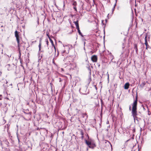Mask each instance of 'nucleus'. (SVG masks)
Wrapping results in <instances>:
<instances>
[{
  "instance_id": "f257e3e1",
  "label": "nucleus",
  "mask_w": 151,
  "mask_h": 151,
  "mask_svg": "<svg viewBox=\"0 0 151 151\" xmlns=\"http://www.w3.org/2000/svg\"><path fill=\"white\" fill-rule=\"evenodd\" d=\"M137 100H135L132 104V115L133 116L134 119L135 120L136 116L137 115Z\"/></svg>"
},
{
  "instance_id": "f03ea898",
  "label": "nucleus",
  "mask_w": 151,
  "mask_h": 151,
  "mask_svg": "<svg viewBox=\"0 0 151 151\" xmlns=\"http://www.w3.org/2000/svg\"><path fill=\"white\" fill-rule=\"evenodd\" d=\"M85 142L86 144L90 148L93 149L96 147L94 140L91 139H89L88 137V139L85 140Z\"/></svg>"
},
{
  "instance_id": "7ed1b4c3",
  "label": "nucleus",
  "mask_w": 151,
  "mask_h": 151,
  "mask_svg": "<svg viewBox=\"0 0 151 151\" xmlns=\"http://www.w3.org/2000/svg\"><path fill=\"white\" fill-rule=\"evenodd\" d=\"M15 36L16 37L17 41L18 43V47L19 49H20L21 45L19 42V33L16 30L15 32Z\"/></svg>"
},
{
  "instance_id": "20e7f679",
  "label": "nucleus",
  "mask_w": 151,
  "mask_h": 151,
  "mask_svg": "<svg viewBox=\"0 0 151 151\" xmlns=\"http://www.w3.org/2000/svg\"><path fill=\"white\" fill-rule=\"evenodd\" d=\"M97 56L96 55H93L91 57V60L93 62H96L97 61Z\"/></svg>"
},
{
  "instance_id": "39448f33",
  "label": "nucleus",
  "mask_w": 151,
  "mask_h": 151,
  "mask_svg": "<svg viewBox=\"0 0 151 151\" xmlns=\"http://www.w3.org/2000/svg\"><path fill=\"white\" fill-rule=\"evenodd\" d=\"M129 86V83H126L124 86V88L125 89H128Z\"/></svg>"
},
{
  "instance_id": "423d86ee",
  "label": "nucleus",
  "mask_w": 151,
  "mask_h": 151,
  "mask_svg": "<svg viewBox=\"0 0 151 151\" xmlns=\"http://www.w3.org/2000/svg\"><path fill=\"white\" fill-rule=\"evenodd\" d=\"M48 38L50 40V42L51 43V44L53 46L54 49H55V46H54V43H53V41L50 38V37L49 36H48Z\"/></svg>"
},
{
  "instance_id": "0eeeda50",
  "label": "nucleus",
  "mask_w": 151,
  "mask_h": 151,
  "mask_svg": "<svg viewBox=\"0 0 151 151\" xmlns=\"http://www.w3.org/2000/svg\"><path fill=\"white\" fill-rule=\"evenodd\" d=\"M70 68L73 69L76 67V65L75 63H72L70 64Z\"/></svg>"
},
{
  "instance_id": "6e6552de",
  "label": "nucleus",
  "mask_w": 151,
  "mask_h": 151,
  "mask_svg": "<svg viewBox=\"0 0 151 151\" xmlns=\"http://www.w3.org/2000/svg\"><path fill=\"white\" fill-rule=\"evenodd\" d=\"M73 23L75 24L76 27L79 26L78 23V21L77 20L76 21H74L73 22Z\"/></svg>"
},
{
  "instance_id": "1a4fd4ad",
  "label": "nucleus",
  "mask_w": 151,
  "mask_h": 151,
  "mask_svg": "<svg viewBox=\"0 0 151 151\" xmlns=\"http://www.w3.org/2000/svg\"><path fill=\"white\" fill-rule=\"evenodd\" d=\"M116 2L115 3V4L114 5L113 8L112 9V11H113L114 10V8H115V6H116Z\"/></svg>"
},
{
  "instance_id": "9d476101",
  "label": "nucleus",
  "mask_w": 151,
  "mask_h": 151,
  "mask_svg": "<svg viewBox=\"0 0 151 151\" xmlns=\"http://www.w3.org/2000/svg\"><path fill=\"white\" fill-rule=\"evenodd\" d=\"M41 44L40 42L39 45V50H40V48H41Z\"/></svg>"
},
{
  "instance_id": "9b49d317",
  "label": "nucleus",
  "mask_w": 151,
  "mask_h": 151,
  "mask_svg": "<svg viewBox=\"0 0 151 151\" xmlns=\"http://www.w3.org/2000/svg\"><path fill=\"white\" fill-rule=\"evenodd\" d=\"M76 1H74L73 3V5L75 6L76 5Z\"/></svg>"
},
{
  "instance_id": "f8f14e48",
  "label": "nucleus",
  "mask_w": 151,
  "mask_h": 151,
  "mask_svg": "<svg viewBox=\"0 0 151 151\" xmlns=\"http://www.w3.org/2000/svg\"><path fill=\"white\" fill-rule=\"evenodd\" d=\"M78 32L80 35H81V36H82V33L81 32L80 30H79V31H78Z\"/></svg>"
},
{
  "instance_id": "ddd939ff",
  "label": "nucleus",
  "mask_w": 151,
  "mask_h": 151,
  "mask_svg": "<svg viewBox=\"0 0 151 151\" xmlns=\"http://www.w3.org/2000/svg\"><path fill=\"white\" fill-rule=\"evenodd\" d=\"M76 28L78 30V31L79 30H80L79 29V26L78 27H76Z\"/></svg>"
},
{
  "instance_id": "4468645a",
  "label": "nucleus",
  "mask_w": 151,
  "mask_h": 151,
  "mask_svg": "<svg viewBox=\"0 0 151 151\" xmlns=\"http://www.w3.org/2000/svg\"><path fill=\"white\" fill-rule=\"evenodd\" d=\"M46 44H47V45H48V41L47 40H46Z\"/></svg>"
},
{
  "instance_id": "2eb2a0df",
  "label": "nucleus",
  "mask_w": 151,
  "mask_h": 151,
  "mask_svg": "<svg viewBox=\"0 0 151 151\" xmlns=\"http://www.w3.org/2000/svg\"><path fill=\"white\" fill-rule=\"evenodd\" d=\"M74 9H75V10L76 11L77 9L76 7L75 6L73 7Z\"/></svg>"
},
{
  "instance_id": "dca6fc26",
  "label": "nucleus",
  "mask_w": 151,
  "mask_h": 151,
  "mask_svg": "<svg viewBox=\"0 0 151 151\" xmlns=\"http://www.w3.org/2000/svg\"><path fill=\"white\" fill-rule=\"evenodd\" d=\"M2 98V96L1 95H0V100H1Z\"/></svg>"
},
{
  "instance_id": "f3484780",
  "label": "nucleus",
  "mask_w": 151,
  "mask_h": 151,
  "mask_svg": "<svg viewBox=\"0 0 151 151\" xmlns=\"http://www.w3.org/2000/svg\"><path fill=\"white\" fill-rule=\"evenodd\" d=\"M145 44L146 45V46H147V41H146V40H145Z\"/></svg>"
},
{
  "instance_id": "a211bd4d",
  "label": "nucleus",
  "mask_w": 151,
  "mask_h": 151,
  "mask_svg": "<svg viewBox=\"0 0 151 151\" xmlns=\"http://www.w3.org/2000/svg\"><path fill=\"white\" fill-rule=\"evenodd\" d=\"M65 50H63V51H62L61 52H62V53H63L65 52Z\"/></svg>"
},
{
  "instance_id": "6ab92c4d",
  "label": "nucleus",
  "mask_w": 151,
  "mask_h": 151,
  "mask_svg": "<svg viewBox=\"0 0 151 151\" xmlns=\"http://www.w3.org/2000/svg\"><path fill=\"white\" fill-rule=\"evenodd\" d=\"M131 106H129V110H131Z\"/></svg>"
},
{
  "instance_id": "aec40b11",
  "label": "nucleus",
  "mask_w": 151,
  "mask_h": 151,
  "mask_svg": "<svg viewBox=\"0 0 151 151\" xmlns=\"http://www.w3.org/2000/svg\"><path fill=\"white\" fill-rule=\"evenodd\" d=\"M135 6H136V1H135Z\"/></svg>"
},
{
  "instance_id": "412c9836",
  "label": "nucleus",
  "mask_w": 151,
  "mask_h": 151,
  "mask_svg": "<svg viewBox=\"0 0 151 151\" xmlns=\"http://www.w3.org/2000/svg\"><path fill=\"white\" fill-rule=\"evenodd\" d=\"M63 48H64V45L63 46Z\"/></svg>"
},
{
  "instance_id": "4be33fe9",
  "label": "nucleus",
  "mask_w": 151,
  "mask_h": 151,
  "mask_svg": "<svg viewBox=\"0 0 151 151\" xmlns=\"http://www.w3.org/2000/svg\"><path fill=\"white\" fill-rule=\"evenodd\" d=\"M47 35L48 36H48H49L47 34Z\"/></svg>"
},
{
  "instance_id": "5701e85b",
  "label": "nucleus",
  "mask_w": 151,
  "mask_h": 151,
  "mask_svg": "<svg viewBox=\"0 0 151 151\" xmlns=\"http://www.w3.org/2000/svg\"><path fill=\"white\" fill-rule=\"evenodd\" d=\"M83 136H82V138H83Z\"/></svg>"
},
{
  "instance_id": "b1692460",
  "label": "nucleus",
  "mask_w": 151,
  "mask_h": 151,
  "mask_svg": "<svg viewBox=\"0 0 151 151\" xmlns=\"http://www.w3.org/2000/svg\"><path fill=\"white\" fill-rule=\"evenodd\" d=\"M93 2H94V0H93Z\"/></svg>"
},
{
  "instance_id": "393cba45",
  "label": "nucleus",
  "mask_w": 151,
  "mask_h": 151,
  "mask_svg": "<svg viewBox=\"0 0 151 151\" xmlns=\"http://www.w3.org/2000/svg\"><path fill=\"white\" fill-rule=\"evenodd\" d=\"M108 77H109V75H108Z\"/></svg>"
}]
</instances>
